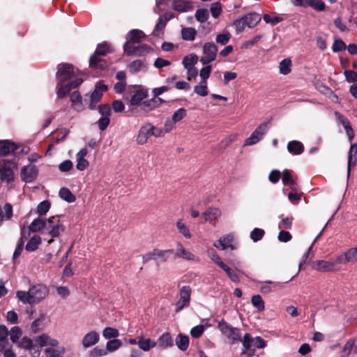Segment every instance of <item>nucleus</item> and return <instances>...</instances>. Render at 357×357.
I'll return each mask as SVG.
<instances>
[{
    "label": "nucleus",
    "instance_id": "412c9836",
    "mask_svg": "<svg viewBox=\"0 0 357 357\" xmlns=\"http://www.w3.org/2000/svg\"><path fill=\"white\" fill-rule=\"evenodd\" d=\"M339 264L337 259L335 261L319 260L315 263V269L321 272H332L335 271V266Z\"/></svg>",
    "mask_w": 357,
    "mask_h": 357
},
{
    "label": "nucleus",
    "instance_id": "ea45409f",
    "mask_svg": "<svg viewBox=\"0 0 357 357\" xmlns=\"http://www.w3.org/2000/svg\"><path fill=\"white\" fill-rule=\"evenodd\" d=\"M144 38V33L138 29H133L128 34V40L133 43H139L142 38Z\"/></svg>",
    "mask_w": 357,
    "mask_h": 357
},
{
    "label": "nucleus",
    "instance_id": "0eeeda50",
    "mask_svg": "<svg viewBox=\"0 0 357 357\" xmlns=\"http://www.w3.org/2000/svg\"><path fill=\"white\" fill-rule=\"evenodd\" d=\"M139 43L127 41L123 45L124 53L128 56H141L149 52L151 48L147 45H139Z\"/></svg>",
    "mask_w": 357,
    "mask_h": 357
},
{
    "label": "nucleus",
    "instance_id": "4d7b16f0",
    "mask_svg": "<svg viewBox=\"0 0 357 357\" xmlns=\"http://www.w3.org/2000/svg\"><path fill=\"white\" fill-rule=\"evenodd\" d=\"M50 202L48 200L41 202L37 206V213L40 215H45L50 208Z\"/></svg>",
    "mask_w": 357,
    "mask_h": 357
},
{
    "label": "nucleus",
    "instance_id": "4be33fe9",
    "mask_svg": "<svg viewBox=\"0 0 357 357\" xmlns=\"http://www.w3.org/2000/svg\"><path fill=\"white\" fill-rule=\"evenodd\" d=\"M172 8L179 13L189 12L192 10V3L189 0H173Z\"/></svg>",
    "mask_w": 357,
    "mask_h": 357
},
{
    "label": "nucleus",
    "instance_id": "f8f14e48",
    "mask_svg": "<svg viewBox=\"0 0 357 357\" xmlns=\"http://www.w3.org/2000/svg\"><path fill=\"white\" fill-rule=\"evenodd\" d=\"M107 90V86L102 82H98L95 87L94 91L90 96V103L89 107L90 109H95L97 104L100 101L102 94Z\"/></svg>",
    "mask_w": 357,
    "mask_h": 357
},
{
    "label": "nucleus",
    "instance_id": "0e129e2a",
    "mask_svg": "<svg viewBox=\"0 0 357 357\" xmlns=\"http://www.w3.org/2000/svg\"><path fill=\"white\" fill-rule=\"evenodd\" d=\"M346 48H347V47L342 40L336 39L334 40L333 47H332L333 51L334 52H337L344 50Z\"/></svg>",
    "mask_w": 357,
    "mask_h": 357
},
{
    "label": "nucleus",
    "instance_id": "de8ad7c7",
    "mask_svg": "<svg viewBox=\"0 0 357 357\" xmlns=\"http://www.w3.org/2000/svg\"><path fill=\"white\" fill-rule=\"evenodd\" d=\"M355 344V339L351 338L349 339L342 347L341 351V356L342 357H348L352 351L354 346Z\"/></svg>",
    "mask_w": 357,
    "mask_h": 357
},
{
    "label": "nucleus",
    "instance_id": "58836bf2",
    "mask_svg": "<svg viewBox=\"0 0 357 357\" xmlns=\"http://www.w3.org/2000/svg\"><path fill=\"white\" fill-rule=\"evenodd\" d=\"M198 61V56L196 54L185 56L182 60V64L185 68H193Z\"/></svg>",
    "mask_w": 357,
    "mask_h": 357
},
{
    "label": "nucleus",
    "instance_id": "774afa93",
    "mask_svg": "<svg viewBox=\"0 0 357 357\" xmlns=\"http://www.w3.org/2000/svg\"><path fill=\"white\" fill-rule=\"evenodd\" d=\"M344 75L345 76L346 80L349 83L357 81V72L348 70L344 72Z\"/></svg>",
    "mask_w": 357,
    "mask_h": 357
},
{
    "label": "nucleus",
    "instance_id": "603ef678",
    "mask_svg": "<svg viewBox=\"0 0 357 357\" xmlns=\"http://www.w3.org/2000/svg\"><path fill=\"white\" fill-rule=\"evenodd\" d=\"M223 271H225L228 276V278L235 283H238L240 282L239 277L235 273L234 270H232L229 266L225 264L224 266L221 268Z\"/></svg>",
    "mask_w": 357,
    "mask_h": 357
},
{
    "label": "nucleus",
    "instance_id": "5701e85b",
    "mask_svg": "<svg viewBox=\"0 0 357 357\" xmlns=\"http://www.w3.org/2000/svg\"><path fill=\"white\" fill-rule=\"evenodd\" d=\"M357 164V144L351 145L348 153V164H347V177L350 175L351 167H354Z\"/></svg>",
    "mask_w": 357,
    "mask_h": 357
},
{
    "label": "nucleus",
    "instance_id": "c9c22d12",
    "mask_svg": "<svg viewBox=\"0 0 357 357\" xmlns=\"http://www.w3.org/2000/svg\"><path fill=\"white\" fill-rule=\"evenodd\" d=\"M272 284L273 287H281L282 286V283L273 282L271 280H267L261 283L260 286V290L263 294H268L273 291L272 287L270 286Z\"/></svg>",
    "mask_w": 357,
    "mask_h": 357
},
{
    "label": "nucleus",
    "instance_id": "6e6552de",
    "mask_svg": "<svg viewBox=\"0 0 357 357\" xmlns=\"http://www.w3.org/2000/svg\"><path fill=\"white\" fill-rule=\"evenodd\" d=\"M218 327L223 335L231 340L232 344L242 341L239 329L231 326L223 319L219 321Z\"/></svg>",
    "mask_w": 357,
    "mask_h": 357
},
{
    "label": "nucleus",
    "instance_id": "b1692460",
    "mask_svg": "<svg viewBox=\"0 0 357 357\" xmlns=\"http://www.w3.org/2000/svg\"><path fill=\"white\" fill-rule=\"evenodd\" d=\"M175 257L178 258H182L188 261H195L197 260L196 257L191 252L185 250L183 245L178 242L176 243V251L175 254Z\"/></svg>",
    "mask_w": 357,
    "mask_h": 357
},
{
    "label": "nucleus",
    "instance_id": "a878e982",
    "mask_svg": "<svg viewBox=\"0 0 357 357\" xmlns=\"http://www.w3.org/2000/svg\"><path fill=\"white\" fill-rule=\"evenodd\" d=\"M128 69L132 74L145 72L147 70V65L143 60L137 59L128 64Z\"/></svg>",
    "mask_w": 357,
    "mask_h": 357
},
{
    "label": "nucleus",
    "instance_id": "e2e57ef3",
    "mask_svg": "<svg viewBox=\"0 0 357 357\" xmlns=\"http://www.w3.org/2000/svg\"><path fill=\"white\" fill-rule=\"evenodd\" d=\"M195 17L197 21L204 22L208 18V13L206 9H198L195 13Z\"/></svg>",
    "mask_w": 357,
    "mask_h": 357
},
{
    "label": "nucleus",
    "instance_id": "a18cd8bd",
    "mask_svg": "<svg viewBox=\"0 0 357 357\" xmlns=\"http://www.w3.org/2000/svg\"><path fill=\"white\" fill-rule=\"evenodd\" d=\"M158 343L160 347L166 348L172 347L173 345V340L171 335L169 333H166L162 334L158 340Z\"/></svg>",
    "mask_w": 357,
    "mask_h": 357
},
{
    "label": "nucleus",
    "instance_id": "bb28decb",
    "mask_svg": "<svg viewBox=\"0 0 357 357\" xmlns=\"http://www.w3.org/2000/svg\"><path fill=\"white\" fill-rule=\"evenodd\" d=\"M222 212L218 208H208L203 213L206 222H212L220 217Z\"/></svg>",
    "mask_w": 357,
    "mask_h": 357
},
{
    "label": "nucleus",
    "instance_id": "3c124183",
    "mask_svg": "<svg viewBox=\"0 0 357 357\" xmlns=\"http://www.w3.org/2000/svg\"><path fill=\"white\" fill-rule=\"evenodd\" d=\"M291 61L289 59H284L280 63V73L287 75L291 72Z\"/></svg>",
    "mask_w": 357,
    "mask_h": 357
},
{
    "label": "nucleus",
    "instance_id": "c756f323",
    "mask_svg": "<svg viewBox=\"0 0 357 357\" xmlns=\"http://www.w3.org/2000/svg\"><path fill=\"white\" fill-rule=\"evenodd\" d=\"M155 345L156 342L154 340L150 338H144L142 336L139 337L138 346L144 351H149L151 349L155 347Z\"/></svg>",
    "mask_w": 357,
    "mask_h": 357
},
{
    "label": "nucleus",
    "instance_id": "4c0bfd02",
    "mask_svg": "<svg viewBox=\"0 0 357 357\" xmlns=\"http://www.w3.org/2000/svg\"><path fill=\"white\" fill-rule=\"evenodd\" d=\"M59 197L66 201L68 203L74 202L76 199L75 196L71 192V191L66 188H62L59 190Z\"/></svg>",
    "mask_w": 357,
    "mask_h": 357
},
{
    "label": "nucleus",
    "instance_id": "72a5a7b5",
    "mask_svg": "<svg viewBox=\"0 0 357 357\" xmlns=\"http://www.w3.org/2000/svg\"><path fill=\"white\" fill-rule=\"evenodd\" d=\"M45 224L46 219L36 218L32 221L29 227V229L33 232H37L41 229L45 230Z\"/></svg>",
    "mask_w": 357,
    "mask_h": 357
},
{
    "label": "nucleus",
    "instance_id": "c85d7f7f",
    "mask_svg": "<svg viewBox=\"0 0 357 357\" xmlns=\"http://www.w3.org/2000/svg\"><path fill=\"white\" fill-rule=\"evenodd\" d=\"M287 150L292 155H300L304 151V146L301 142L293 140L287 144Z\"/></svg>",
    "mask_w": 357,
    "mask_h": 357
},
{
    "label": "nucleus",
    "instance_id": "20e7f679",
    "mask_svg": "<svg viewBox=\"0 0 357 357\" xmlns=\"http://www.w3.org/2000/svg\"><path fill=\"white\" fill-rule=\"evenodd\" d=\"M17 161L15 158L11 160H0V179L2 182L10 183L14 180V170L17 169Z\"/></svg>",
    "mask_w": 357,
    "mask_h": 357
},
{
    "label": "nucleus",
    "instance_id": "69168bd1",
    "mask_svg": "<svg viewBox=\"0 0 357 357\" xmlns=\"http://www.w3.org/2000/svg\"><path fill=\"white\" fill-rule=\"evenodd\" d=\"M45 319V314H40V317L36 319L31 325V330L33 333H37L40 330V326Z\"/></svg>",
    "mask_w": 357,
    "mask_h": 357
},
{
    "label": "nucleus",
    "instance_id": "9d476101",
    "mask_svg": "<svg viewBox=\"0 0 357 357\" xmlns=\"http://www.w3.org/2000/svg\"><path fill=\"white\" fill-rule=\"evenodd\" d=\"M218 47L213 43H206L203 46V56L200 59L202 65H207L215 61L217 56Z\"/></svg>",
    "mask_w": 357,
    "mask_h": 357
},
{
    "label": "nucleus",
    "instance_id": "f03ea898",
    "mask_svg": "<svg viewBox=\"0 0 357 357\" xmlns=\"http://www.w3.org/2000/svg\"><path fill=\"white\" fill-rule=\"evenodd\" d=\"M49 294L48 287L42 284L32 286L29 291H17L16 296L24 304L34 305L44 299Z\"/></svg>",
    "mask_w": 357,
    "mask_h": 357
},
{
    "label": "nucleus",
    "instance_id": "dca6fc26",
    "mask_svg": "<svg viewBox=\"0 0 357 357\" xmlns=\"http://www.w3.org/2000/svg\"><path fill=\"white\" fill-rule=\"evenodd\" d=\"M233 242L234 235L232 234H229L221 236L218 241L213 243V246L221 250H225L227 248L234 250L236 249V247L233 245Z\"/></svg>",
    "mask_w": 357,
    "mask_h": 357
},
{
    "label": "nucleus",
    "instance_id": "7c9ffc66",
    "mask_svg": "<svg viewBox=\"0 0 357 357\" xmlns=\"http://www.w3.org/2000/svg\"><path fill=\"white\" fill-rule=\"evenodd\" d=\"M70 101L75 110L80 112L83 110L82 99L78 91H74L70 96Z\"/></svg>",
    "mask_w": 357,
    "mask_h": 357
},
{
    "label": "nucleus",
    "instance_id": "393cba45",
    "mask_svg": "<svg viewBox=\"0 0 357 357\" xmlns=\"http://www.w3.org/2000/svg\"><path fill=\"white\" fill-rule=\"evenodd\" d=\"M34 342L39 344L40 347L45 346L56 347L59 345L58 340L50 338V337L47 334H43L40 336L36 337L34 339Z\"/></svg>",
    "mask_w": 357,
    "mask_h": 357
},
{
    "label": "nucleus",
    "instance_id": "f704fd0d",
    "mask_svg": "<svg viewBox=\"0 0 357 357\" xmlns=\"http://www.w3.org/2000/svg\"><path fill=\"white\" fill-rule=\"evenodd\" d=\"M176 344L181 351H185L189 345V338L187 335L179 334L176 337Z\"/></svg>",
    "mask_w": 357,
    "mask_h": 357
},
{
    "label": "nucleus",
    "instance_id": "6e6d98bb",
    "mask_svg": "<svg viewBox=\"0 0 357 357\" xmlns=\"http://www.w3.org/2000/svg\"><path fill=\"white\" fill-rule=\"evenodd\" d=\"M22 335V331L18 326H14L10 332V338L13 343H17Z\"/></svg>",
    "mask_w": 357,
    "mask_h": 357
},
{
    "label": "nucleus",
    "instance_id": "1a4fd4ad",
    "mask_svg": "<svg viewBox=\"0 0 357 357\" xmlns=\"http://www.w3.org/2000/svg\"><path fill=\"white\" fill-rule=\"evenodd\" d=\"M192 289L189 285L182 287L179 290V299L175 304V311L178 312L189 306Z\"/></svg>",
    "mask_w": 357,
    "mask_h": 357
},
{
    "label": "nucleus",
    "instance_id": "cd10ccee",
    "mask_svg": "<svg viewBox=\"0 0 357 357\" xmlns=\"http://www.w3.org/2000/svg\"><path fill=\"white\" fill-rule=\"evenodd\" d=\"M243 17L246 26L249 28L255 27L261 20V15L257 13H250Z\"/></svg>",
    "mask_w": 357,
    "mask_h": 357
},
{
    "label": "nucleus",
    "instance_id": "c03bdc74",
    "mask_svg": "<svg viewBox=\"0 0 357 357\" xmlns=\"http://www.w3.org/2000/svg\"><path fill=\"white\" fill-rule=\"evenodd\" d=\"M121 341L119 339L109 340L106 344V350L107 353L114 352L121 347Z\"/></svg>",
    "mask_w": 357,
    "mask_h": 357
},
{
    "label": "nucleus",
    "instance_id": "423d86ee",
    "mask_svg": "<svg viewBox=\"0 0 357 357\" xmlns=\"http://www.w3.org/2000/svg\"><path fill=\"white\" fill-rule=\"evenodd\" d=\"M242 342L245 348L244 353H247L250 357L254 355L255 348L262 349L266 347V342L261 337L257 336L252 339L249 333L245 334Z\"/></svg>",
    "mask_w": 357,
    "mask_h": 357
},
{
    "label": "nucleus",
    "instance_id": "680f3d73",
    "mask_svg": "<svg viewBox=\"0 0 357 357\" xmlns=\"http://www.w3.org/2000/svg\"><path fill=\"white\" fill-rule=\"evenodd\" d=\"M205 331V327L203 325H197L190 330V335L194 338L200 337Z\"/></svg>",
    "mask_w": 357,
    "mask_h": 357
},
{
    "label": "nucleus",
    "instance_id": "7ed1b4c3",
    "mask_svg": "<svg viewBox=\"0 0 357 357\" xmlns=\"http://www.w3.org/2000/svg\"><path fill=\"white\" fill-rule=\"evenodd\" d=\"M112 52V48L107 42L98 44L96 50L89 58L90 67L101 70L105 68L107 65L102 57Z\"/></svg>",
    "mask_w": 357,
    "mask_h": 357
},
{
    "label": "nucleus",
    "instance_id": "bf43d9fd",
    "mask_svg": "<svg viewBox=\"0 0 357 357\" xmlns=\"http://www.w3.org/2000/svg\"><path fill=\"white\" fill-rule=\"evenodd\" d=\"M232 26L235 28L236 33H239L242 32L245 27L247 26L245 24V20L243 17L236 20L233 23Z\"/></svg>",
    "mask_w": 357,
    "mask_h": 357
},
{
    "label": "nucleus",
    "instance_id": "09e8293b",
    "mask_svg": "<svg viewBox=\"0 0 357 357\" xmlns=\"http://www.w3.org/2000/svg\"><path fill=\"white\" fill-rule=\"evenodd\" d=\"M231 38V34L228 31L224 30L222 33L216 36L215 41L222 45H226Z\"/></svg>",
    "mask_w": 357,
    "mask_h": 357
},
{
    "label": "nucleus",
    "instance_id": "ddd939ff",
    "mask_svg": "<svg viewBox=\"0 0 357 357\" xmlns=\"http://www.w3.org/2000/svg\"><path fill=\"white\" fill-rule=\"evenodd\" d=\"M38 169L36 165H29L23 167L20 171V176L23 181L31 183L37 178Z\"/></svg>",
    "mask_w": 357,
    "mask_h": 357
},
{
    "label": "nucleus",
    "instance_id": "2f4dec72",
    "mask_svg": "<svg viewBox=\"0 0 357 357\" xmlns=\"http://www.w3.org/2000/svg\"><path fill=\"white\" fill-rule=\"evenodd\" d=\"M174 252L173 250H159V249H154V256L156 259H159L160 262H165L169 259L171 254H172Z\"/></svg>",
    "mask_w": 357,
    "mask_h": 357
},
{
    "label": "nucleus",
    "instance_id": "aec40b11",
    "mask_svg": "<svg viewBox=\"0 0 357 357\" xmlns=\"http://www.w3.org/2000/svg\"><path fill=\"white\" fill-rule=\"evenodd\" d=\"M18 146L9 140L0 141V157H3L14 153Z\"/></svg>",
    "mask_w": 357,
    "mask_h": 357
},
{
    "label": "nucleus",
    "instance_id": "338daca9",
    "mask_svg": "<svg viewBox=\"0 0 357 357\" xmlns=\"http://www.w3.org/2000/svg\"><path fill=\"white\" fill-rule=\"evenodd\" d=\"M237 137V135L236 134H232L229 136H228L227 137L223 139L220 142V147L221 149H225L227 148V146H229L231 142H233L236 138Z\"/></svg>",
    "mask_w": 357,
    "mask_h": 357
},
{
    "label": "nucleus",
    "instance_id": "4468645a",
    "mask_svg": "<svg viewBox=\"0 0 357 357\" xmlns=\"http://www.w3.org/2000/svg\"><path fill=\"white\" fill-rule=\"evenodd\" d=\"M147 96V91L145 90H137L132 96L130 101V107L131 109L142 105L144 107H150V103L148 101H143Z\"/></svg>",
    "mask_w": 357,
    "mask_h": 357
},
{
    "label": "nucleus",
    "instance_id": "2eb2a0df",
    "mask_svg": "<svg viewBox=\"0 0 357 357\" xmlns=\"http://www.w3.org/2000/svg\"><path fill=\"white\" fill-rule=\"evenodd\" d=\"M153 130V126L147 123L143 125L138 132L136 138V142L138 144L143 145L147 142L148 139L152 136Z\"/></svg>",
    "mask_w": 357,
    "mask_h": 357
},
{
    "label": "nucleus",
    "instance_id": "864d4df0",
    "mask_svg": "<svg viewBox=\"0 0 357 357\" xmlns=\"http://www.w3.org/2000/svg\"><path fill=\"white\" fill-rule=\"evenodd\" d=\"M251 302L259 311H263L265 308L264 302L259 295H255L251 298Z\"/></svg>",
    "mask_w": 357,
    "mask_h": 357
},
{
    "label": "nucleus",
    "instance_id": "6ab92c4d",
    "mask_svg": "<svg viewBox=\"0 0 357 357\" xmlns=\"http://www.w3.org/2000/svg\"><path fill=\"white\" fill-rule=\"evenodd\" d=\"M357 261V247L352 248L345 252L344 254L337 257V261L340 264L349 262H355Z\"/></svg>",
    "mask_w": 357,
    "mask_h": 357
},
{
    "label": "nucleus",
    "instance_id": "f257e3e1",
    "mask_svg": "<svg viewBox=\"0 0 357 357\" xmlns=\"http://www.w3.org/2000/svg\"><path fill=\"white\" fill-rule=\"evenodd\" d=\"M58 79L57 97H65L72 89L80 85L83 79L76 77L74 67L69 63H61L58 66L56 73Z\"/></svg>",
    "mask_w": 357,
    "mask_h": 357
},
{
    "label": "nucleus",
    "instance_id": "e433bc0d",
    "mask_svg": "<svg viewBox=\"0 0 357 357\" xmlns=\"http://www.w3.org/2000/svg\"><path fill=\"white\" fill-rule=\"evenodd\" d=\"M44 352L47 357H62L64 349L61 347H50L45 349Z\"/></svg>",
    "mask_w": 357,
    "mask_h": 357
},
{
    "label": "nucleus",
    "instance_id": "473e14b6",
    "mask_svg": "<svg viewBox=\"0 0 357 357\" xmlns=\"http://www.w3.org/2000/svg\"><path fill=\"white\" fill-rule=\"evenodd\" d=\"M40 243L41 238L38 235H34L26 243L25 249L29 252L35 251Z\"/></svg>",
    "mask_w": 357,
    "mask_h": 357
},
{
    "label": "nucleus",
    "instance_id": "5fc2aeb1",
    "mask_svg": "<svg viewBox=\"0 0 357 357\" xmlns=\"http://www.w3.org/2000/svg\"><path fill=\"white\" fill-rule=\"evenodd\" d=\"M176 227L179 232L186 238H191V234L187 226L181 221L178 220L176 222Z\"/></svg>",
    "mask_w": 357,
    "mask_h": 357
},
{
    "label": "nucleus",
    "instance_id": "13d9d810",
    "mask_svg": "<svg viewBox=\"0 0 357 357\" xmlns=\"http://www.w3.org/2000/svg\"><path fill=\"white\" fill-rule=\"evenodd\" d=\"M265 231L260 228H255L250 233V238L254 242L260 241L264 236Z\"/></svg>",
    "mask_w": 357,
    "mask_h": 357
},
{
    "label": "nucleus",
    "instance_id": "79ce46f5",
    "mask_svg": "<svg viewBox=\"0 0 357 357\" xmlns=\"http://www.w3.org/2000/svg\"><path fill=\"white\" fill-rule=\"evenodd\" d=\"M119 335V331L112 327H106L102 331V336L106 340L115 339L118 337Z\"/></svg>",
    "mask_w": 357,
    "mask_h": 357
},
{
    "label": "nucleus",
    "instance_id": "49530a36",
    "mask_svg": "<svg viewBox=\"0 0 357 357\" xmlns=\"http://www.w3.org/2000/svg\"><path fill=\"white\" fill-rule=\"evenodd\" d=\"M197 31L194 28H183L181 31L182 38L185 40L192 41L195 40Z\"/></svg>",
    "mask_w": 357,
    "mask_h": 357
},
{
    "label": "nucleus",
    "instance_id": "37998d69",
    "mask_svg": "<svg viewBox=\"0 0 357 357\" xmlns=\"http://www.w3.org/2000/svg\"><path fill=\"white\" fill-rule=\"evenodd\" d=\"M25 233H26L25 229L24 228L22 229L21 238H20L17 245V247L15 250V252L13 253V259H15L18 257H20V255H21V253L22 252L23 247H24V238H26Z\"/></svg>",
    "mask_w": 357,
    "mask_h": 357
},
{
    "label": "nucleus",
    "instance_id": "a19ab883",
    "mask_svg": "<svg viewBox=\"0 0 357 357\" xmlns=\"http://www.w3.org/2000/svg\"><path fill=\"white\" fill-rule=\"evenodd\" d=\"M169 20L166 15H162L159 17L158 22L155 26V29L153 32L154 36H158L160 32L164 29L167 22Z\"/></svg>",
    "mask_w": 357,
    "mask_h": 357
},
{
    "label": "nucleus",
    "instance_id": "8fccbe9b",
    "mask_svg": "<svg viewBox=\"0 0 357 357\" xmlns=\"http://www.w3.org/2000/svg\"><path fill=\"white\" fill-rule=\"evenodd\" d=\"M187 115V111L185 109L181 107L175 111L172 117L170 118L175 123L181 121Z\"/></svg>",
    "mask_w": 357,
    "mask_h": 357
},
{
    "label": "nucleus",
    "instance_id": "9b49d317",
    "mask_svg": "<svg viewBox=\"0 0 357 357\" xmlns=\"http://www.w3.org/2000/svg\"><path fill=\"white\" fill-rule=\"evenodd\" d=\"M268 122L260 124L251 135L248 137L243 144V146H252L259 142L263 136L268 132Z\"/></svg>",
    "mask_w": 357,
    "mask_h": 357
},
{
    "label": "nucleus",
    "instance_id": "f3484780",
    "mask_svg": "<svg viewBox=\"0 0 357 357\" xmlns=\"http://www.w3.org/2000/svg\"><path fill=\"white\" fill-rule=\"evenodd\" d=\"M100 340V335L96 331H91L86 333L82 337V346L87 349L96 345Z\"/></svg>",
    "mask_w": 357,
    "mask_h": 357
},
{
    "label": "nucleus",
    "instance_id": "39448f33",
    "mask_svg": "<svg viewBox=\"0 0 357 357\" xmlns=\"http://www.w3.org/2000/svg\"><path fill=\"white\" fill-rule=\"evenodd\" d=\"M64 226L58 217L52 216L46 219L45 230H43V234L44 235L48 234L51 236L52 238L47 241L48 244H51L53 242L54 238L59 236L61 232L64 231Z\"/></svg>",
    "mask_w": 357,
    "mask_h": 357
},
{
    "label": "nucleus",
    "instance_id": "052dcab7",
    "mask_svg": "<svg viewBox=\"0 0 357 357\" xmlns=\"http://www.w3.org/2000/svg\"><path fill=\"white\" fill-rule=\"evenodd\" d=\"M107 354L106 349L96 347L91 350L89 356L90 357H102L107 356Z\"/></svg>",
    "mask_w": 357,
    "mask_h": 357
},
{
    "label": "nucleus",
    "instance_id": "a211bd4d",
    "mask_svg": "<svg viewBox=\"0 0 357 357\" xmlns=\"http://www.w3.org/2000/svg\"><path fill=\"white\" fill-rule=\"evenodd\" d=\"M335 116L338 122L344 127L349 141L351 142L354 137V132L351 126L349 121L338 112H335Z\"/></svg>",
    "mask_w": 357,
    "mask_h": 357
}]
</instances>
